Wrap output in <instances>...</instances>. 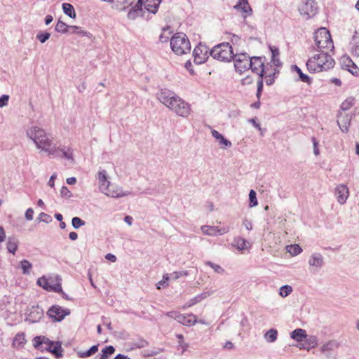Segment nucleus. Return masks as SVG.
I'll list each match as a JSON object with an SVG mask.
<instances>
[{"instance_id":"nucleus-53","label":"nucleus","mask_w":359,"mask_h":359,"mask_svg":"<svg viewBox=\"0 0 359 359\" xmlns=\"http://www.w3.org/2000/svg\"><path fill=\"white\" fill-rule=\"evenodd\" d=\"M342 62H343V66L345 67L346 68H347V69H351V66L354 65V62L348 57H344Z\"/></svg>"},{"instance_id":"nucleus-35","label":"nucleus","mask_w":359,"mask_h":359,"mask_svg":"<svg viewBox=\"0 0 359 359\" xmlns=\"http://www.w3.org/2000/svg\"><path fill=\"white\" fill-rule=\"evenodd\" d=\"M72 34H78L81 36H86L89 37L90 34L78 26H69V31Z\"/></svg>"},{"instance_id":"nucleus-17","label":"nucleus","mask_w":359,"mask_h":359,"mask_svg":"<svg viewBox=\"0 0 359 359\" xmlns=\"http://www.w3.org/2000/svg\"><path fill=\"white\" fill-rule=\"evenodd\" d=\"M99 181V189L102 193L106 191V189L111 186V182L108 180L107 172L105 170H100L97 174Z\"/></svg>"},{"instance_id":"nucleus-14","label":"nucleus","mask_w":359,"mask_h":359,"mask_svg":"<svg viewBox=\"0 0 359 359\" xmlns=\"http://www.w3.org/2000/svg\"><path fill=\"white\" fill-rule=\"evenodd\" d=\"M103 194L111 198H121L129 195L130 192L123 191L120 187L111 183V186Z\"/></svg>"},{"instance_id":"nucleus-40","label":"nucleus","mask_w":359,"mask_h":359,"mask_svg":"<svg viewBox=\"0 0 359 359\" xmlns=\"http://www.w3.org/2000/svg\"><path fill=\"white\" fill-rule=\"evenodd\" d=\"M292 286L285 285L280 287L279 295L282 297H286L292 293Z\"/></svg>"},{"instance_id":"nucleus-5","label":"nucleus","mask_w":359,"mask_h":359,"mask_svg":"<svg viewBox=\"0 0 359 359\" xmlns=\"http://www.w3.org/2000/svg\"><path fill=\"white\" fill-rule=\"evenodd\" d=\"M172 50L178 55L187 54L191 51V44L187 35L182 32L176 33L170 39Z\"/></svg>"},{"instance_id":"nucleus-30","label":"nucleus","mask_w":359,"mask_h":359,"mask_svg":"<svg viewBox=\"0 0 359 359\" xmlns=\"http://www.w3.org/2000/svg\"><path fill=\"white\" fill-rule=\"evenodd\" d=\"M47 350L53 353L56 356V358H60L62 355V352L63 349L61 346V343L60 341L54 343L51 348H49V347H48Z\"/></svg>"},{"instance_id":"nucleus-28","label":"nucleus","mask_w":359,"mask_h":359,"mask_svg":"<svg viewBox=\"0 0 359 359\" xmlns=\"http://www.w3.org/2000/svg\"><path fill=\"white\" fill-rule=\"evenodd\" d=\"M278 337V331L276 329L271 328L264 335V338L269 343L274 342Z\"/></svg>"},{"instance_id":"nucleus-46","label":"nucleus","mask_w":359,"mask_h":359,"mask_svg":"<svg viewBox=\"0 0 359 359\" xmlns=\"http://www.w3.org/2000/svg\"><path fill=\"white\" fill-rule=\"evenodd\" d=\"M306 343L308 344L307 348H312L317 346L318 339L315 336H310L309 338H306Z\"/></svg>"},{"instance_id":"nucleus-62","label":"nucleus","mask_w":359,"mask_h":359,"mask_svg":"<svg viewBox=\"0 0 359 359\" xmlns=\"http://www.w3.org/2000/svg\"><path fill=\"white\" fill-rule=\"evenodd\" d=\"M142 7V0H138L137 4L135 5V6L133 8H134L135 11L141 13Z\"/></svg>"},{"instance_id":"nucleus-50","label":"nucleus","mask_w":359,"mask_h":359,"mask_svg":"<svg viewBox=\"0 0 359 359\" xmlns=\"http://www.w3.org/2000/svg\"><path fill=\"white\" fill-rule=\"evenodd\" d=\"M187 275L188 272L187 271H174L170 273V278L172 280H177L182 276H187Z\"/></svg>"},{"instance_id":"nucleus-3","label":"nucleus","mask_w":359,"mask_h":359,"mask_svg":"<svg viewBox=\"0 0 359 359\" xmlns=\"http://www.w3.org/2000/svg\"><path fill=\"white\" fill-rule=\"evenodd\" d=\"M335 62L328 52H320L308 60L306 67L310 72L327 71L334 67Z\"/></svg>"},{"instance_id":"nucleus-64","label":"nucleus","mask_w":359,"mask_h":359,"mask_svg":"<svg viewBox=\"0 0 359 359\" xmlns=\"http://www.w3.org/2000/svg\"><path fill=\"white\" fill-rule=\"evenodd\" d=\"M271 62L273 63V65L274 66H276V67H280V66H281V65H282V64H281V62H280V60H279V58H278V57H272V59H271Z\"/></svg>"},{"instance_id":"nucleus-8","label":"nucleus","mask_w":359,"mask_h":359,"mask_svg":"<svg viewBox=\"0 0 359 359\" xmlns=\"http://www.w3.org/2000/svg\"><path fill=\"white\" fill-rule=\"evenodd\" d=\"M249 64L252 72L257 73L260 77H263L264 74L269 71L268 66H264V62L261 57H249Z\"/></svg>"},{"instance_id":"nucleus-42","label":"nucleus","mask_w":359,"mask_h":359,"mask_svg":"<svg viewBox=\"0 0 359 359\" xmlns=\"http://www.w3.org/2000/svg\"><path fill=\"white\" fill-rule=\"evenodd\" d=\"M205 264L211 267L214 271L217 273H223L224 272V269L219 265L215 264L210 261H208L205 262Z\"/></svg>"},{"instance_id":"nucleus-1","label":"nucleus","mask_w":359,"mask_h":359,"mask_svg":"<svg viewBox=\"0 0 359 359\" xmlns=\"http://www.w3.org/2000/svg\"><path fill=\"white\" fill-rule=\"evenodd\" d=\"M156 96L162 104L177 115L182 117H187L190 114V104L170 90L165 88L161 89L157 93Z\"/></svg>"},{"instance_id":"nucleus-52","label":"nucleus","mask_w":359,"mask_h":359,"mask_svg":"<svg viewBox=\"0 0 359 359\" xmlns=\"http://www.w3.org/2000/svg\"><path fill=\"white\" fill-rule=\"evenodd\" d=\"M44 340V336H37L33 339V346L34 348H39L42 344V341Z\"/></svg>"},{"instance_id":"nucleus-61","label":"nucleus","mask_w":359,"mask_h":359,"mask_svg":"<svg viewBox=\"0 0 359 359\" xmlns=\"http://www.w3.org/2000/svg\"><path fill=\"white\" fill-rule=\"evenodd\" d=\"M270 50L271 51L272 57H276L279 55V50L276 47L271 46Z\"/></svg>"},{"instance_id":"nucleus-25","label":"nucleus","mask_w":359,"mask_h":359,"mask_svg":"<svg viewBox=\"0 0 359 359\" xmlns=\"http://www.w3.org/2000/svg\"><path fill=\"white\" fill-rule=\"evenodd\" d=\"M233 245L239 250H244L251 246L248 241L241 237L234 238Z\"/></svg>"},{"instance_id":"nucleus-7","label":"nucleus","mask_w":359,"mask_h":359,"mask_svg":"<svg viewBox=\"0 0 359 359\" xmlns=\"http://www.w3.org/2000/svg\"><path fill=\"white\" fill-rule=\"evenodd\" d=\"M61 281L62 279L59 276H56L55 278H49L41 277L37 280V284L47 291L62 292Z\"/></svg>"},{"instance_id":"nucleus-41","label":"nucleus","mask_w":359,"mask_h":359,"mask_svg":"<svg viewBox=\"0 0 359 359\" xmlns=\"http://www.w3.org/2000/svg\"><path fill=\"white\" fill-rule=\"evenodd\" d=\"M97 351H98V345H94V346H91L88 351H84V352H80L79 356L81 358H87V357H89V356L93 355L94 353L97 352Z\"/></svg>"},{"instance_id":"nucleus-32","label":"nucleus","mask_w":359,"mask_h":359,"mask_svg":"<svg viewBox=\"0 0 359 359\" xmlns=\"http://www.w3.org/2000/svg\"><path fill=\"white\" fill-rule=\"evenodd\" d=\"M355 103V98L353 97H349L346 99L341 104L340 109L341 111H346L348 110Z\"/></svg>"},{"instance_id":"nucleus-6","label":"nucleus","mask_w":359,"mask_h":359,"mask_svg":"<svg viewBox=\"0 0 359 359\" xmlns=\"http://www.w3.org/2000/svg\"><path fill=\"white\" fill-rule=\"evenodd\" d=\"M210 55L217 60L230 62L235 56L233 48L229 43L224 42L212 48Z\"/></svg>"},{"instance_id":"nucleus-16","label":"nucleus","mask_w":359,"mask_h":359,"mask_svg":"<svg viewBox=\"0 0 359 359\" xmlns=\"http://www.w3.org/2000/svg\"><path fill=\"white\" fill-rule=\"evenodd\" d=\"M335 194L338 203L341 205L344 204L349 196V191L347 186L344 184L338 185L335 189Z\"/></svg>"},{"instance_id":"nucleus-11","label":"nucleus","mask_w":359,"mask_h":359,"mask_svg":"<svg viewBox=\"0 0 359 359\" xmlns=\"http://www.w3.org/2000/svg\"><path fill=\"white\" fill-rule=\"evenodd\" d=\"M69 313V309H62L58 305L52 306L47 312V314L50 316V318L57 322L62 320Z\"/></svg>"},{"instance_id":"nucleus-34","label":"nucleus","mask_w":359,"mask_h":359,"mask_svg":"<svg viewBox=\"0 0 359 359\" xmlns=\"http://www.w3.org/2000/svg\"><path fill=\"white\" fill-rule=\"evenodd\" d=\"M115 352V348L112 346H106L102 350V354L100 355V359H107L108 357Z\"/></svg>"},{"instance_id":"nucleus-27","label":"nucleus","mask_w":359,"mask_h":359,"mask_svg":"<svg viewBox=\"0 0 359 359\" xmlns=\"http://www.w3.org/2000/svg\"><path fill=\"white\" fill-rule=\"evenodd\" d=\"M292 71L296 72L299 77V80L302 82L306 83L309 85L311 83V79L306 74H304L301 69L297 65H292L291 67Z\"/></svg>"},{"instance_id":"nucleus-23","label":"nucleus","mask_w":359,"mask_h":359,"mask_svg":"<svg viewBox=\"0 0 359 359\" xmlns=\"http://www.w3.org/2000/svg\"><path fill=\"white\" fill-rule=\"evenodd\" d=\"M161 2V0H146L144 3V8L149 12L155 14L158 11V8Z\"/></svg>"},{"instance_id":"nucleus-2","label":"nucleus","mask_w":359,"mask_h":359,"mask_svg":"<svg viewBox=\"0 0 359 359\" xmlns=\"http://www.w3.org/2000/svg\"><path fill=\"white\" fill-rule=\"evenodd\" d=\"M26 135L34 142L37 149L45 151L49 156H57L56 144L44 129L38 126H32L26 130Z\"/></svg>"},{"instance_id":"nucleus-20","label":"nucleus","mask_w":359,"mask_h":359,"mask_svg":"<svg viewBox=\"0 0 359 359\" xmlns=\"http://www.w3.org/2000/svg\"><path fill=\"white\" fill-rule=\"evenodd\" d=\"M212 137H214L217 141L219 144L221 146L222 149H226L231 147V142L226 139L222 134H220L217 130H212L211 131Z\"/></svg>"},{"instance_id":"nucleus-33","label":"nucleus","mask_w":359,"mask_h":359,"mask_svg":"<svg viewBox=\"0 0 359 359\" xmlns=\"http://www.w3.org/2000/svg\"><path fill=\"white\" fill-rule=\"evenodd\" d=\"M351 49L353 56L359 57V39L355 36L351 42Z\"/></svg>"},{"instance_id":"nucleus-63","label":"nucleus","mask_w":359,"mask_h":359,"mask_svg":"<svg viewBox=\"0 0 359 359\" xmlns=\"http://www.w3.org/2000/svg\"><path fill=\"white\" fill-rule=\"evenodd\" d=\"M56 177H57V175H56L55 173L53 174V175L50 176V179H49V181H48V184L50 187H54V186H55V182H54V181H55V178H56Z\"/></svg>"},{"instance_id":"nucleus-12","label":"nucleus","mask_w":359,"mask_h":359,"mask_svg":"<svg viewBox=\"0 0 359 359\" xmlns=\"http://www.w3.org/2000/svg\"><path fill=\"white\" fill-rule=\"evenodd\" d=\"M353 114H346L339 111L337 114V125L343 133H348L353 118Z\"/></svg>"},{"instance_id":"nucleus-19","label":"nucleus","mask_w":359,"mask_h":359,"mask_svg":"<svg viewBox=\"0 0 359 359\" xmlns=\"http://www.w3.org/2000/svg\"><path fill=\"white\" fill-rule=\"evenodd\" d=\"M339 343L335 340H331L322 346L320 351L326 358H330L332 352L339 347Z\"/></svg>"},{"instance_id":"nucleus-22","label":"nucleus","mask_w":359,"mask_h":359,"mask_svg":"<svg viewBox=\"0 0 359 359\" xmlns=\"http://www.w3.org/2000/svg\"><path fill=\"white\" fill-rule=\"evenodd\" d=\"M234 8L241 10V11L248 15H251L252 10L250 8L248 0H238V3L234 6Z\"/></svg>"},{"instance_id":"nucleus-21","label":"nucleus","mask_w":359,"mask_h":359,"mask_svg":"<svg viewBox=\"0 0 359 359\" xmlns=\"http://www.w3.org/2000/svg\"><path fill=\"white\" fill-rule=\"evenodd\" d=\"M324 264V259L321 254L313 253L311 255L309 259V264L310 266L316 268H321Z\"/></svg>"},{"instance_id":"nucleus-60","label":"nucleus","mask_w":359,"mask_h":359,"mask_svg":"<svg viewBox=\"0 0 359 359\" xmlns=\"http://www.w3.org/2000/svg\"><path fill=\"white\" fill-rule=\"evenodd\" d=\"M348 70L355 76H359V68L357 67L355 64L354 63V65L351 66V69H348Z\"/></svg>"},{"instance_id":"nucleus-26","label":"nucleus","mask_w":359,"mask_h":359,"mask_svg":"<svg viewBox=\"0 0 359 359\" xmlns=\"http://www.w3.org/2000/svg\"><path fill=\"white\" fill-rule=\"evenodd\" d=\"M290 337L297 341H302L307 337V334L304 330L297 328L290 333Z\"/></svg>"},{"instance_id":"nucleus-38","label":"nucleus","mask_w":359,"mask_h":359,"mask_svg":"<svg viewBox=\"0 0 359 359\" xmlns=\"http://www.w3.org/2000/svg\"><path fill=\"white\" fill-rule=\"evenodd\" d=\"M55 31L61 33H67L69 31V26L64 22L59 20L55 25Z\"/></svg>"},{"instance_id":"nucleus-31","label":"nucleus","mask_w":359,"mask_h":359,"mask_svg":"<svg viewBox=\"0 0 359 359\" xmlns=\"http://www.w3.org/2000/svg\"><path fill=\"white\" fill-rule=\"evenodd\" d=\"M18 249V241L15 238H8L7 242V250L9 252L15 254Z\"/></svg>"},{"instance_id":"nucleus-54","label":"nucleus","mask_w":359,"mask_h":359,"mask_svg":"<svg viewBox=\"0 0 359 359\" xmlns=\"http://www.w3.org/2000/svg\"><path fill=\"white\" fill-rule=\"evenodd\" d=\"M140 15L141 13L135 11L134 8H131L128 13V18L130 20H135L137 16Z\"/></svg>"},{"instance_id":"nucleus-55","label":"nucleus","mask_w":359,"mask_h":359,"mask_svg":"<svg viewBox=\"0 0 359 359\" xmlns=\"http://www.w3.org/2000/svg\"><path fill=\"white\" fill-rule=\"evenodd\" d=\"M60 195L62 197L66 198H70L72 196L71 191L65 186H63L60 189Z\"/></svg>"},{"instance_id":"nucleus-51","label":"nucleus","mask_w":359,"mask_h":359,"mask_svg":"<svg viewBox=\"0 0 359 359\" xmlns=\"http://www.w3.org/2000/svg\"><path fill=\"white\" fill-rule=\"evenodd\" d=\"M25 335L24 333H18L14 339V343H18V345H22L25 343Z\"/></svg>"},{"instance_id":"nucleus-18","label":"nucleus","mask_w":359,"mask_h":359,"mask_svg":"<svg viewBox=\"0 0 359 359\" xmlns=\"http://www.w3.org/2000/svg\"><path fill=\"white\" fill-rule=\"evenodd\" d=\"M316 6L314 1H307L300 8L301 14L310 18L316 13Z\"/></svg>"},{"instance_id":"nucleus-45","label":"nucleus","mask_w":359,"mask_h":359,"mask_svg":"<svg viewBox=\"0 0 359 359\" xmlns=\"http://www.w3.org/2000/svg\"><path fill=\"white\" fill-rule=\"evenodd\" d=\"M256 195H257V194L253 189H251L250 191L249 201H250V207H255V206L257 205V204H258Z\"/></svg>"},{"instance_id":"nucleus-56","label":"nucleus","mask_w":359,"mask_h":359,"mask_svg":"<svg viewBox=\"0 0 359 359\" xmlns=\"http://www.w3.org/2000/svg\"><path fill=\"white\" fill-rule=\"evenodd\" d=\"M9 96L7 95H3L0 97V107H5L8 104Z\"/></svg>"},{"instance_id":"nucleus-57","label":"nucleus","mask_w":359,"mask_h":359,"mask_svg":"<svg viewBox=\"0 0 359 359\" xmlns=\"http://www.w3.org/2000/svg\"><path fill=\"white\" fill-rule=\"evenodd\" d=\"M262 78V77H260ZM263 89V81L262 79H260L257 83V97L259 99L261 96V93Z\"/></svg>"},{"instance_id":"nucleus-13","label":"nucleus","mask_w":359,"mask_h":359,"mask_svg":"<svg viewBox=\"0 0 359 359\" xmlns=\"http://www.w3.org/2000/svg\"><path fill=\"white\" fill-rule=\"evenodd\" d=\"M168 316L174 318L177 320V322L186 326L194 325L198 322L196 316L192 313L184 315L175 312H170L168 313Z\"/></svg>"},{"instance_id":"nucleus-58","label":"nucleus","mask_w":359,"mask_h":359,"mask_svg":"<svg viewBox=\"0 0 359 359\" xmlns=\"http://www.w3.org/2000/svg\"><path fill=\"white\" fill-rule=\"evenodd\" d=\"M33 215H34V210L32 208H29L25 212V218L27 220H32Z\"/></svg>"},{"instance_id":"nucleus-24","label":"nucleus","mask_w":359,"mask_h":359,"mask_svg":"<svg viewBox=\"0 0 359 359\" xmlns=\"http://www.w3.org/2000/svg\"><path fill=\"white\" fill-rule=\"evenodd\" d=\"M57 149L58 154H57V156H54L55 157H60L61 156L60 152H62V155L65 158L71 161H74L73 152L70 148L65 147H57Z\"/></svg>"},{"instance_id":"nucleus-39","label":"nucleus","mask_w":359,"mask_h":359,"mask_svg":"<svg viewBox=\"0 0 359 359\" xmlns=\"http://www.w3.org/2000/svg\"><path fill=\"white\" fill-rule=\"evenodd\" d=\"M267 72H269V71ZM278 72H279L276 70V68H274L273 71L270 72L269 74H264L266 75L265 82L266 85L271 86L274 83V76L276 75V74H278Z\"/></svg>"},{"instance_id":"nucleus-4","label":"nucleus","mask_w":359,"mask_h":359,"mask_svg":"<svg viewBox=\"0 0 359 359\" xmlns=\"http://www.w3.org/2000/svg\"><path fill=\"white\" fill-rule=\"evenodd\" d=\"M315 46L313 49L319 52H329L334 48L330 32L325 27L318 29L314 33Z\"/></svg>"},{"instance_id":"nucleus-49","label":"nucleus","mask_w":359,"mask_h":359,"mask_svg":"<svg viewBox=\"0 0 359 359\" xmlns=\"http://www.w3.org/2000/svg\"><path fill=\"white\" fill-rule=\"evenodd\" d=\"M37 220L39 222H43L46 224L50 223L52 222V217L50 215L45 213V212H41L37 218Z\"/></svg>"},{"instance_id":"nucleus-47","label":"nucleus","mask_w":359,"mask_h":359,"mask_svg":"<svg viewBox=\"0 0 359 359\" xmlns=\"http://www.w3.org/2000/svg\"><path fill=\"white\" fill-rule=\"evenodd\" d=\"M135 0H118V3H119L121 5L120 6H117V9L119 10H124L128 6H131Z\"/></svg>"},{"instance_id":"nucleus-36","label":"nucleus","mask_w":359,"mask_h":359,"mask_svg":"<svg viewBox=\"0 0 359 359\" xmlns=\"http://www.w3.org/2000/svg\"><path fill=\"white\" fill-rule=\"evenodd\" d=\"M287 250L290 255H292L293 256H296L302 252V249L301 248V247L299 245L294 244V245H287Z\"/></svg>"},{"instance_id":"nucleus-43","label":"nucleus","mask_w":359,"mask_h":359,"mask_svg":"<svg viewBox=\"0 0 359 359\" xmlns=\"http://www.w3.org/2000/svg\"><path fill=\"white\" fill-rule=\"evenodd\" d=\"M206 296L201 294H199V295H197L196 297H195L194 298L190 299L189 301V302L187 303V304L184 306V308L186 307H190L194 304H196V303L199 302L200 301H201L204 297H205Z\"/></svg>"},{"instance_id":"nucleus-9","label":"nucleus","mask_w":359,"mask_h":359,"mask_svg":"<svg viewBox=\"0 0 359 359\" xmlns=\"http://www.w3.org/2000/svg\"><path fill=\"white\" fill-rule=\"evenodd\" d=\"M233 59L234 60L235 69L240 74L250 69L249 55L246 53L236 54Z\"/></svg>"},{"instance_id":"nucleus-37","label":"nucleus","mask_w":359,"mask_h":359,"mask_svg":"<svg viewBox=\"0 0 359 359\" xmlns=\"http://www.w3.org/2000/svg\"><path fill=\"white\" fill-rule=\"evenodd\" d=\"M20 266L22 270V273L28 275L30 273V269L32 267V264L27 259H23L20 262Z\"/></svg>"},{"instance_id":"nucleus-29","label":"nucleus","mask_w":359,"mask_h":359,"mask_svg":"<svg viewBox=\"0 0 359 359\" xmlns=\"http://www.w3.org/2000/svg\"><path fill=\"white\" fill-rule=\"evenodd\" d=\"M62 7L65 14H66L71 18H76V12L74 6L72 4L69 3H63Z\"/></svg>"},{"instance_id":"nucleus-44","label":"nucleus","mask_w":359,"mask_h":359,"mask_svg":"<svg viewBox=\"0 0 359 359\" xmlns=\"http://www.w3.org/2000/svg\"><path fill=\"white\" fill-rule=\"evenodd\" d=\"M36 39L41 43H45L47 40L49 39L50 37V34L49 32H39L36 34Z\"/></svg>"},{"instance_id":"nucleus-15","label":"nucleus","mask_w":359,"mask_h":359,"mask_svg":"<svg viewBox=\"0 0 359 359\" xmlns=\"http://www.w3.org/2000/svg\"><path fill=\"white\" fill-rule=\"evenodd\" d=\"M202 232L208 236H215L217 234L222 235L229 231V227L219 228L215 226L204 225L201 226Z\"/></svg>"},{"instance_id":"nucleus-59","label":"nucleus","mask_w":359,"mask_h":359,"mask_svg":"<svg viewBox=\"0 0 359 359\" xmlns=\"http://www.w3.org/2000/svg\"><path fill=\"white\" fill-rule=\"evenodd\" d=\"M312 142L313 145V153L316 156H318L319 154V149L318 148V142L314 137H312Z\"/></svg>"},{"instance_id":"nucleus-10","label":"nucleus","mask_w":359,"mask_h":359,"mask_svg":"<svg viewBox=\"0 0 359 359\" xmlns=\"http://www.w3.org/2000/svg\"><path fill=\"white\" fill-rule=\"evenodd\" d=\"M210 52L209 48L207 46L200 43L196 47H195L193 51L195 63L200 65L205 62L208 58V54H210Z\"/></svg>"},{"instance_id":"nucleus-48","label":"nucleus","mask_w":359,"mask_h":359,"mask_svg":"<svg viewBox=\"0 0 359 359\" xmlns=\"http://www.w3.org/2000/svg\"><path fill=\"white\" fill-rule=\"evenodd\" d=\"M72 224L74 229H77L85 225V222L78 217H74L72 219Z\"/></svg>"}]
</instances>
